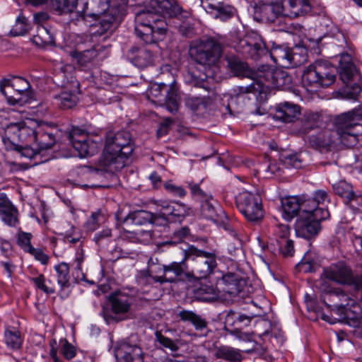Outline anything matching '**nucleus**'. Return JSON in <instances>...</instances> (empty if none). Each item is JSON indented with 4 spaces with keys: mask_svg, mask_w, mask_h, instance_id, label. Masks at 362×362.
I'll use <instances>...</instances> for the list:
<instances>
[{
    "mask_svg": "<svg viewBox=\"0 0 362 362\" xmlns=\"http://www.w3.org/2000/svg\"><path fill=\"white\" fill-rule=\"evenodd\" d=\"M144 4L145 8L135 16V33L146 43L153 44L162 40L167 31L165 17L178 21L177 27L183 36L192 35L190 13L184 11L176 0H144Z\"/></svg>",
    "mask_w": 362,
    "mask_h": 362,
    "instance_id": "obj_1",
    "label": "nucleus"
},
{
    "mask_svg": "<svg viewBox=\"0 0 362 362\" xmlns=\"http://www.w3.org/2000/svg\"><path fill=\"white\" fill-rule=\"evenodd\" d=\"M362 136V108H356L335 117L333 129H325L308 137V143L319 150H329L337 142L354 146Z\"/></svg>",
    "mask_w": 362,
    "mask_h": 362,
    "instance_id": "obj_2",
    "label": "nucleus"
},
{
    "mask_svg": "<svg viewBox=\"0 0 362 362\" xmlns=\"http://www.w3.org/2000/svg\"><path fill=\"white\" fill-rule=\"evenodd\" d=\"M134 151V145L129 132L121 131L106 136L104 151L98 160L97 171L115 173L124 168Z\"/></svg>",
    "mask_w": 362,
    "mask_h": 362,
    "instance_id": "obj_3",
    "label": "nucleus"
},
{
    "mask_svg": "<svg viewBox=\"0 0 362 362\" xmlns=\"http://www.w3.org/2000/svg\"><path fill=\"white\" fill-rule=\"evenodd\" d=\"M252 83L241 86L242 92L267 94L272 89H281L291 83V77L286 71L269 65H262L252 74Z\"/></svg>",
    "mask_w": 362,
    "mask_h": 362,
    "instance_id": "obj_4",
    "label": "nucleus"
},
{
    "mask_svg": "<svg viewBox=\"0 0 362 362\" xmlns=\"http://www.w3.org/2000/svg\"><path fill=\"white\" fill-rule=\"evenodd\" d=\"M37 139V129L24 122L10 123L4 129L2 141L7 150H16L28 158L35 157L33 146Z\"/></svg>",
    "mask_w": 362,
    "mask_h": 362,
    "instance_id": "obj_5",
    "label": "nucleus"
},
{
    "mask_svg": "<svg viewBox=\"0 0 362 362\" xmlns=\"http://www.w3.org/2000/svg\"><path fill=\"white\" fill-rule=\"evenodd\" d=\"M187 261L189 272L187 276L200 279L208 277L217 266L216 256L213 252L198 249L191 245L183 250Z\"/></svg>",
    "mask_w": 362,
    "mask_h": 362,
    "instance_id": "obj_6",
    "label": "nucleus"
},
{
    "mask_svg": "<svg viewBox=\"0 0 362 362\" xmlns=\"http://www.w3.org/2000/svg\"><path fill=\"white\" fill-rule=\"evenodd\" d=\"M252 49L258 57L269 54L276 64L284 68L298 66L305 61V57H300L288 47L276 45L274 42L269 50L265 42L261 39L252 45Z\"/></svg>",
    "mask_w": 362,
    "mask_h": 362,
    "instance_id": "obj_7",
    "label": "nucleus"
},
{
    "mask_svg": "<svg viewBox=\"0 0 362 362\" xmlns=\"http://www.w3.org/2000/svg\"><path fill=\"white\" fill-rule=\"evenodd\" d=\"M337 69L329 62L316 60L303 71L302 81L310 87H328L336 79Z\"/></svg>",
    "mask_w": 362,
    "mask_h": 362,
    "instance_id": "obj_8",
    "label": "nucleus"
},
{
    "mask_svg": "<svg viewBox=\"0 0 362 362\" xmlns=\"http://www.w3.org/2000/svg\"><path fill=\"white\" fill-rule=\"evenodd\" d=\"M132 304L133 298L129 294L121 291L112 293L102 308L101 315L108 324L126 320Z\"/></svg>",
    "mask_w": 362,
    "mask_h": 362,
    "instance_id": "obj_9",
    "label": "nucleus"
},
{
    "mask_svg": "<svg viewBox=\"0 0 362 362\" xmlns=\"http://www.w3.org/2000/svg\"><path fill=\"white\" fill-rule=\"evenodd\" d=\"M320 289L322 292L321 300L327 307H334L344 314L346 318H349L351 308L360 310L357 303L351 299L341 288H332L323 281Z\"/></svg>",
    "mask_w": 362,
    "mask_h": 362,
    "instance_id": "obj_10",
    "label": "nucleus"
},
{
    "mask_svg": "<svg viewBox=\"0 0 362 362\" xmlns=\"http://www.w3.org/2000/svg\"><path fill=\"white\" fill-rule=\"evenodd\" d=\"M30 88L29 82L22 77L4 78L0 82V90L11 105L25 102Z\"/></svg>",
    "mask_w": 362,
    "mask_h": 362,
    "instance_id": "obj_11",
    "label": "nucleus"
},
{
    "mask_svg": "<svg viewBox=\"0 0 362 362\" xmlns=\"http://www.w3.org/2000/svg\"><path fill=\"white\" fill-rule=\"evenodd\" d=\"M322 276L340 285L354 286L357 290L362 288V276H354L351 269L342 262L325 267Z\"/></svg>",
    "mask_w": 362,
    "mask_h": 362,
    "instance_id": "obj_12",
    "label": "nucleus"
},
{
    "mask_svg": "<svg viewBox=\"0 0 362 362\" xmlns=\"http://www.w3.org/2000/svg\"><path fill=\"white\" fill-rule=\"evenodd\" d=\"M239 211L249 221H257L263 218L262 200L258 194L247 191L242 192L236 197Z\"/></svg>",
    "mask_w": 362,
    "mask_h": 362,
    "instance_id": "obj_13",
    "label": "nucleus"
},
{
    "mask_svg": "<svg viewBox=\"0 0 362 362\" xmlns=\"http://www.w3.org/2000/svg\"><path fill=\"white\" fill-rule=\"evenodd\" d=\"M190 54L199 64H214L221 54V45L213 39L202 40L190 49Z\"/></svg>",
    "mask_w": 362,
    "mask_h": 362,
    "instance_id": "obj_14",
    "label": "nucleus"
},
{
    "mask_svg": "<svg viewBox=\"0 0 362 362\" xmlns=\"http://www.w3.org/2000/svg\"><path fill=\"white\" fill-rule=\"evenodd\" d=\"M69 139L81 157L93 156L99 151L100 141L93 140L84 130L78 127L71 129Z\"/></svg>",
    "mask_w": 362,
    "mask_h": 362,
    "instance_id": "obj_15",
    "label": "nucleus"
},
{
    "mask_svg": "<svg viewBox=\"0 0 362 362\" xmlns=\"http://www.w3.org/2000/svg\"><path fill=\"white\" fill-rule=\"evenodd\" d=\"M320 229V224L310 218L309 214H300L295 223L296 235L307 240L315 237Z\"/></svg>",
    "mask_w": 362,
    "mask_h": 362,
    "instance_id": "obj_16",
    "label": "nucleus"
},
{
    "mask_svg": "<svg viewBox=\"0 0 362 362\" xmlns=\"http://www.w3.org/2000/svg\"><path fill=\"white\" fill-rule=\"evenodd\" d=\"M158 208L165 211L170 220L181 222L190 214L191 208L179 202L159 201L156 203Z\"/></svg>",
    "mask_w": 362,
    "mask_h": 362,
    "instance_id": "obj_17",
    "label": "nucleus"
},
{
    "mask_svg": "<svg viewBox=\"0 0 362 362\" xmlns=\"http://www.w3.org/2000/svg\"><path fill=\"white\" fill-rule=\"evenodd\" d=\"M223 228L233 238V242L228 243L227 250L231 256L230 259H234L243 255L242 241L240 238V228L235 221L223 223Z\"/></svg>",
    "mask_w": 362,
    "mask_h": 362,
    "instance_id": "obj_18",
    "label": "nucleus"
},
{
    "mask_svg": "<svg viewBox=\"0 0 362 362\" xmlns=\"http://www.w3.org/2000/svg\"><path fill=\"white\" fill-rule=\"evenodd\" d=\"M255 13L269 23H274L279 16H284L282 4L277 1H259L255 6Z\"/></svg>",
    "mask_w": 362,
    "mask_h": 362,
    "instance_id": "obj_19",
    "label": "nucleus"
},
{
    "mask_svg": "<svg viewBox=\"0 0 362 362\" xmlns=\"http://www.w3.org/2000/svg\"><path fill=\"white\" fill-rule=\"evenodd\" d=\"M163 275L160 276L162 284L165 282L173 283L177 281L183 274L189 272L187 261L185 260V254L180 262H173L168 265L163 266Z\"/></svg>",
    "mask_w": 362,
    "mask_h": 362,
    "instance_id": "obj_20",
    "label": "nucleus"
},
{
    "mask_svg": "<svg viewBox=\"0 0 362 362\" xmlns=\"http://www.w3.org/2000/svg\"><path fill=\"white\" fill-rule=\"evenodd\" d=\"M284 16L296 18L311 11L310 0H282Z\"/></svg>",
    "mask_w": 362,
    "mask_h": 362,
    "instance_id": "obj_21",
    "label": "nucleus"
},
{
    "mask_svg": "<svg viewBox=\"0 0 362 362\" xmlns=\"http://www.w3.org/2000/svg\"><path fill=\"white\" fill-rule=\"evenodd\" d=\"M300 115V107L298 105L290 102L279 104L276 107L274 118L284 122H293Z\"/></svg>",
    "mask_w": 362,
    "mask_h": 362,
    "instance_id": "obj_22",
    "label": "nucleus"
},
{
    "mask_svg": "<svg viewBox=\"0 0 362 362\" xmlns=\"http://www.w3.org/2000/svg\"><path fill=\"white\" fill-rule=\"evenodd\" d=\"M339 65V78L344 84L350 83L355 78H357V70L353 64L352 57L348 53L340 55Z\"/></svg>",
    "mask_w": 362,
    "mask_h": 362,
    "instance_id": "obj_23",
    "label": "nucleus"
},
{
    "mask_svg": "<svg viewBox=\"0 0 362 362\" xmlns=\"http://www.w3.org/2000/svg\"><path fill=\"white\" fill-rule=\"evenodd\" d=\"M18 210L6 198L1 194H0V217L6 225L15 227L18 223Z\"/></svg>",
    "mask_w": 362,
    "mask_h": 362,
    "instance_id": "obj_24",
    "label": "nucleus"
},
{
    "mask_svg": "<svg viewBox=\"0 0 362 362\" xmlns=\"http://www.w3.org/2000/svg\"><path fill=\"white\" fill-rule=\"evenodd\" d=\"M244 284L243 279L234 273L223 275L218 282L223 292L233 296H237L241 291Z\"/></svg>",
    "mask_w": 362,
    "mask_h": 362,
    "instance_id": "obj_25",
    "label": "nucleus"
},
{
    "mask_svg": "<svg viewBox=\"0 0 362 362\" xmlns=\"http://www.w3.org/2000/svg\"><path fill=\"white\" fill-rule=\"evenodd\" d=\"M121 362H144V352L137 345L122 344L117 351Z\"/></svg>",
    "mask_w": 362,
    "mask_h": 362,
    "instance_id": "obj_26",
    "label": "nucleus"
},
{
    "mask_svg": "<svg viewBox=\"0 0 362 362\" xmlns=\"http://www.w3.org/2000/svg\"><path fill=\"white\" fill-rule=\"evenodd\" d=\"M202 6L207 13L214 14L215 18H220L222 21L232 18L235 13L233 7L222 2L213 4L209 0H204L202 1Z\"/></svg>",
    "mask_w": 362,
    "mask_h": 362,
    "instance_id": "obj_27",
    "label": "nucleus"
},
{
    "mask_svg": "<svg viewBox=\"0 0 362 362\" xmlns=\"http://www.w3.org/2000/svg\"><path fill=\"white\" fill-rule=\"evenodd\" d=\"M131 54L133 63L139 68L146 67L153 62V54L146 47H133L131 49Z\"/></svg>",
    "mask_w": 362,
    "mask_h": 362,
    "instance_id": "obj_28",
    "label": "nucleus"
},
{
    "mask_svg": "<svg viewBox=\"0 0 362 362\" xmlns=\"http://www.w3.org/2000/svg\"><path fill=\"white\" fill-rule=\"evenodd\" d=\"M93 16L96 21L95 26L98 28L96 33L99 35L112 30L115 27L116 16L110 11H107L100 14L93 13Z\"/></svg>",
    "mask_w": 362,
    "mask_h": 362,
    "instance_id": "obj_29",
    "label": "nucleus"
},
{
    "mask_svg": "<svg viewBox=\"0 0 362 362\" xmlns=\"http://www.w3.org/2000/svg\"><path fill=\"white\" fill-rule=\"evenodd\" d=\"M71 90H64L57 96L55 98L59 101L60 107L62 109H70L74 107L78 101L76 95L77 89L78 88V83L77 81H71Z\"/></svg>",
    "mask_w": 362,
    "mask_h": 362,
    "instance_id": "obj_30",
    "label": "nucleus"
},
{
    "mask_svg": "<svg viewBox=\"0 0 362 362\" xmlns=\"http://www.w3.org/2000/svg\"><path fill=\"white\" fill-rule=\"evenodd\" d=\"M55 137L51 133L43 132L40 127L37 129V139L33 146L35 149V157L42 151L51 148L55 144Z\"/></svg>",
    "mask_w": 362,
    "mask_h": 362,
    "instance_id": "obj_31",
    "label": "nucleus"
},
{
    "mask_svg": "<svg viewBox=\"0 0 362 362\" xmlns=\"http://www.w3.org/2000/svg\"><path fill=\"white\" fill-rule=\"evenodd\" d=\"M153 217V213L144 210H139L129 213L120 221L122 223L128 225L143 226L150 223Z\"/></svg>",
    "mask_w": 362,
    "mask_h": 362,
    "instance_id": "obj_32",
    "label": "nucleus"
},
{
    "mask_svg": "<svg viewBox=\"0 0 362 362\" xmlns=\"http://www.w3.org/2000/svg\"><path fill=\"white\" fill-rule=\"evenodd\" d=\"M320 123L321 116L319 113L307 111L300 119V131L304 134H308L310 130L318 127Z\"/></svg>",
    "mask_w": 362,
    "mask_h": 362,
    "instance_id": "obj_33",
    "label": "nucleus"
},
{
    "mask_svg": "<svg viewBox=\"0 0 362 362\" xmlns=\"http://www.w3.org/2000/svg\"><path fill=\"white\" fill-rule=\"evenodd\" d=\"M284 218L291 220L300 210V199L297 197H290L281 200Z\"/></svg>",
    "mask_w": 362,
    "mask_h": 362,
    "instance_id": "obj_34",
    "label": "nucleus"
},
{
    "mask_svg": "<svg viewBox=\"0 0 362 362\" xmlns=\"http://www.w3.org/2000/svg\"><path fill=\"white\" fill-rule=\"evenodd\" d=\"M161 105H165L170 112H177L179 108V95L175 85L169 86Z\"/></svg>",
    "mask_w": 362,
    "mask_h": 362,
    "instance_id": "obj_35",
    "label": "nucleus"
},
{
    "mask_svg": "<svg viewBox=\"0 0 362 362\" xmlns=\"http://www.w3.org/2000/svg\"><path fill=\"white\" fill-rule=\"evenodd\" d=\"M33 42L40 47L52 45L54 43V37L49 30L41 25L37 26V33L33 35Z\"/></svg>",
    "mask_w": 362,
    "mask_h": 362,
    "instance_id": "obj_36",
    "label": "nucleus"
},
{
    "mask_svg": "<svg viewBox=\"0 0 362 362\" xmlns=\"http://www.w3.org/2000/svg\"><path fill=\"white\" fill-rule=\"evenodd\" d=\"M194 295L198 300L211 302L218 298V293L213 286L204 284L195 291Z\"/></svg>",
    "mask_w": 362,
    "mask_h": 362,
    "instance_id": "obj_37",
    "label": "nucleus"
},
{
    "mask_svg": "<svg viewBox=\"0 0 362 362\" xmlns=\"http://www.w3.org/2000/svg\"><path fill=\"white\" fill-rule=\"evenodd\" d=\"M214 356L217 358L224 359L230 362H240L242 359L240 352L229 346H220L216 348Z\"/></svg>",
    "mask_w": 362,
    "mask_h": 362,
    "instance_id": "obj_38",
    "label": "nucleus"
},
{
    "mask_svg": "<svg viewBox=\"0 0 362 362\" xmlns=\"http://www.w3.org/2000/svg\"><path fill=\"white\" fill-rule=\"evenodd\" d=\"M179 316L182 320L192 322L197 330L206 327V321L192 311L182 310L180 313Z\"/></svg>",
    "mask_w": 362,
    "mask_h": 362,
    "instance_id": "obj_39",
    "label": "nucleus"
},
{
    "mask_svg": "<svg viewBox=\"0 0 362 362\" xmlns=\"http://www.w3.org/2000/svg\"><path fill=\"white\" fill-rule=\"evenodd\" d=\"M57 273V283L61 288H66L69 286L70 274L69 266L67 263L62 262L54 267Z\"/></svg>",
    "mask_w": 362,
    "mask_h": 362,
    "instance_id": "obj_40",
    "label": "nucleus"
},
{
    "mask_svg": "<svg viewBox=\"0 0 362 362\" xmlns=\"http://www.w3.org/2000/svg\"><path fill=\"white\" fill-rule=\"evenodd\" d=\"M30 29V24L28 19L21 13L16 18L15 25L12 27L10 33L13 36L23 35Z\"/></svg>",
    "mask_w": 362,
    "mask_h": 362,
    "instance_id": "obj_41",
    "label": "nucleus"
},
{
    "mask_svg": "<svg viewBox=\"0 0 362 362\" xmlns=\"http://www.w3.org/2000/svg\"><path fill=\"white\" fill-rule=\"evenodd\" d=\"M217 203L214 200H206L201 204V214L206 219L216 221L218 212L216 207Z\"/></svg>",
    "mask_w": 362,
    "mask_h": 362,
    "instance_id": "obj_42",
    "label": "nucleus"
},
{
    "mask_svg": "<svg viewBox=\"0 0 362 362\" xmlns=\"http://www.w3.org/2000/svg\"><path fill=\"white\" fill-rule=\"evenodd\" d=\"M4 339L7 346L11 349H18L23 343L20 332L16 329H6Z\"/></svg>",
    "mask_w": 362,
    "mask_h": 362,
    "instance_id": "obj_43",
    "label": "nucleus"
},
{
    "mask_svg": "<svg viewBox=\"0 0 362 362\" xmlns=\"http://www.w3.org/2000/svg\"><path fill=\"white\" fill-rule=\"evenodd\" d=\"M160 276H152L147 269L139 271L136 276V281L138 285L146 287L153 285L154 283L162 284Z\"/></svg>",
    "mask_w": 362,
    "mask_h": 362,
    "instance_id": "obj_44",
    "label": "nucleus"
},
{
    "mask_svg": "<svg viewBox=\"0 0 362 362\" xmlns=\"http://www.w3.org/2000/svg\"><path fill=\"white\" fill-rule=\"evenodd\" d=\"M169 86L165 83L153 84L148 90V96L152 98L155 103L162 104Z\"/></svg>",
    "mask_w": 362,
    "mask_h": 362,
    "instance_id": "obj_45",
    "label": "nucleus"
},
{
    "mask_svg": "<svg viewBox=\"0 0 362 362\" xmlns=\"http://www.w3.org/2000/svg\"><path fill=\"white\" fill-rule=\"evenodd\" d=\"M190 234L189 228L187 226L182 227L173 233V238L175 240H166L160 243L158 247L175 246L176 244L182 241L183 239L187 238Z\"/></svg>",
    "mask_w": 362,
    "mask_h": 362,
    "instance_id": "obj_46",
    "label": "nucleus"
},
{
    "mask_svg": "<svg viewBox=\"0 0 362 362\" xmlns=\"http://www.w3.org/2000/svg\"><path fill=\"white\" fill-rule=\"evenodd\" d=\"M228 66L235 76L245 75L247 64L235 57L227 58Z\"/></svg>",
    "mask_w": 362,
    "mask_h": 362,
    "instance_id": "obj_47",
    "label": "nucleus"
},
{
    "mask_svg": "<svg viewBox=\"0 0 362 362\" xmlns=\"http://www.w3.org/2000/svg\"><path fill=\"white\" fill-rule=\"evenodd\" d=\"M97 56V51L95 48H93L78 53L76 56V59L79 66L86 67L88 66L89 64H91Z\"/></svg>",
    "mask_w": 362,
    "mask_h": 362,
    "instance_id": "obj_48",
    "label": "nucleus"
},
{
    "mask_svg": "<svg viewBox=\"0 0 362 362\" xmlns=\"http://www.w3.org/2000/svg\"><path fill=\"white\" fill-rule=\"evenodd\" d=\"M30 281L35 284V286L42 291L44 293L47 294L54 293L55 291V288L52 285L51 281L48 280L47 284V281L43 274H40L36 277H32Z\"/></svg>",
    "mask_w": 362,
    "mask_h": 362,
    "instance_id": "obj_49",
    "label": "nucleus"
},
{
    "mask_svg": "<svg viewBox=\"0 0 362 362\" xmlns=\"http://www.w3.org/2000/svg\"><path fill=\"white\" fill-rule=\"evenodd\" d=\"M78 0H52V6L62 13H71L77 6Z\"/></svg>",
    "mask_w": 362,
    "mask_h": 362,
    "instance_id": "obj_50",
    "label": "nucleus"
},
{
    "mask_svg": "<svg viewBox=\"0 0 362 362\" xmlns=\"http://www.w3.org/2000/svg\"><path fill=\"white\" fill-rule=\"evenodd\" d=\"M280 160L284 168H300L302 166V160L297 154L284 153L280 157Z\"/></svg>",
    "mask_w": 362,
    "mask_h": 362,
    "instance_id": "obj_51",
    "label": "nucleus"
},
{
    "mask_svg": "<svg viewBox=\"0 0 362 362\" xmlns=\"http://www.w3.org/2000/svg\"><path fill=\"white\" fill-rule=\"evenodd\" d=\"M156 341L165 349H168L172 353L179 350L180 346L177 341H174L164 335L160 332H156Z\"/></svg>",
    "mask_w": 362,
    "mask_h": 362,
    "instance_id": "obj_52",
    "label": "nucleus"
},
{
    "mask_svg": "<svg viewBox=\"0 0 362 362\" xmlns=\"http://www.w3.org/2000/svg\"><path fill=\"white\" fill-rule=\"evenodd\" d=\"M336 194L346 199V203L354 196L351 186L344 181H340L333 185Z\"/></svg>",
    "mask_w": 362,
    "mask_h": 362,
    "instance_id": "obj_53",
    "label": "nucleus"
},
{
    "mask_svg": "<svg viewBox=\"0 0 362 362\" xmlns=\"http://www.w3.org/2000/svg\"><path fill=\"white\" fill-rule=\"evenodd\" d=\"M361 91V87L360 85L354 83L351 84H346L345 88L343 90V95L345 98L349 100H356Z\"/></svg>",
    "mask_w": 362,
    "mask_h": 362,
    "instance_id": "obj_54",
    "label": "nucleus"
},
{
    "mask_svg": "<svg viewBox=\"0 0 362 362\" xmlns=\"http://www.w3.org/2000/svg\"><path fill=\"white\" fill-rule=\"evenodd\" d=\"M32 234L25 232H19L18 234V245L26 252H29L33 247L30 244Z\"/></svg>",
    "mask_w": 362,
    "mask_h": 362,
    "instance_id": "obj_55",
    "label": "nucleus"
},
{
    "mask_svg": "<svg viewBox=\"0 0 362 362\" xmlns=\"http://www.w3.org/2000/svg\"><path fill=\"white\" fill-rule=\"evenodd\" d=\"M57 71V75L59 76V77H62L64 78V81L62 82V85L64 86L65 85V80L67 81V82L69 81V78H70V82L71 83V81H73V77L71 76V74H72V71H73V66L69 65V64H59L58 67L56 69Z\"/></svg>",
    "mask_w": 362,
    "mask_h": 362,
    "instance_id": "obj_56",
    "label": "nucleus"
},
{
    "mask_svg": "<svg viewBox=\"0 0 362 362\" xmlns=\"http://www.w3.org/2000/svg\"><path fill=\"white\" fill-rule=\"evenodd\" d=\"M61 345V352L64 357L67 360L73 358L76 356V349L66 339H62L59 341Z\"/></svg>",
    "mask_w": 362,
    "mask_h": 362,
    "instance_id": "obj_57",
    "label": "nucleus"
},
{
    "mask_svg": "<svg viewBox=\"0 0 362 362\" xmlns=\"http://www.w3.org/2000/svg\"><path fill=\"white\" fill-rule=\"evenodd\" d=\"M283 167L284 165L281 164V161L278 163L275 160L270 161L265 166H263L264 168V170L267 173L268 177L272 175H280L283 171Z\"/></svg>",
    "mask_w": 362,
    "mask_h": 362,
    "instance_id": "obj_58",
    "label": "nucleus"
},
{
    "mask_svg": "<svg viewBox=\"0 0 362 362\" xmlns=\"http://www.w3.org/2000/svg\"><path fill=\"white\" fill-rule=\"evenodd\" d=\"M157 210L160 211V212L153 213V217L150 221V223L158 226L166 225L168 221L170 220L169 216L165 214V211H162L160 209V208L157 207Z\"/></svg>",
    "mask_w": 362,
    "mask_h": 362,
    "instance_id": "obj_59",
    "label": "nucleus"
},
{
    "mask_svg": "<svg viewBox=\"0 0 362 362\" xmlns=\"http://www.w3.org/2000/svg\"><path fill=\"white\" fill-rule=\"evenodd\" d=\"M185 105L192 111H196L204 106V98L201 97L188 96L185 98Z\"/></svg>",
    "mask_w": 362,
    "mask_h": 362,
    "instance_id": "obj_60",
    "label": "nucleus"
},
{
    "mask_svg": "<svg viewBox=\"0 0 362 362\" xmlns=\"http://www.w3.org/2000/svg\"><path fill=\"white\" fill-rule=\"evenodd\" d=\"M164 187L168 193L175 197H184L187 194L186 190L182 187L176 185L171 182H165Z\"/></svg>",
    "mask_w": 362,
    "mask_h": 362,
    "instance_id": "obj_61",
    "label": "nucleus"
},
{
    "mask_svg": "<svg viewBox=\"0 0 362 362\" xmlns=\"http://www.w3.org/2000/svg\"><path fill=\"white\" fill-rule=\"evenodd\" d=\"M309 216L313 221L320 224L322 221H324L329 217V212L327 209L318 207L317 206L312 214H309Z\"/></svg>",
    "mask_w": 362,
    "mask_h": 362,
    "instance_id": "obj_62",
    "label": "nucleus"
},
{
    "mask_svg": "<svg viewBox=\"0 0 362 362\" xmlns=\"http://www.w3.org/2000/svg\"><path fill=\"white\" fill-rule=\"evenodd\" d=\"M279 249L284 256H292L294 253V246L293 240L285 239L284 240H278Z\"/></svg>",
    "mask_w": 362,
    "mask_h": 362,
    "instance_id": "obj_63",
    "label": "nucleus"
},
{
    "mask_svg": "<svg viewBox=\"0 0 362 362\" xmlns=\"http://www.w3.org/2000/svg\"><path fill=\"white\" fill-rule=\"evenodd\" d=\"M101 215L100 211H96L92 213L91 216L85 223L84 227L88 231H94L99 226L98 218Z\"/></svg>",
    "mask_w": 362,
    "mask_h": 362,
    "instance_id": "obj_64",
    "label": "nucleus"
}]
</instances>
